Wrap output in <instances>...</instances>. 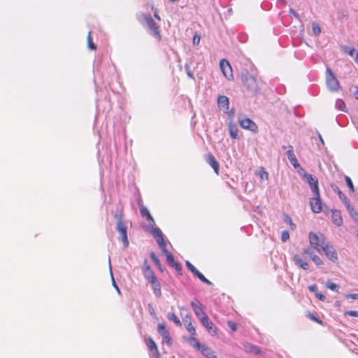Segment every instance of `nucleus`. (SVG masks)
I'll return each instance as SVG.
<instances>
[{
	"label": "nucleus",
	"instance_id": "obj_19",
	"mask_svg": "<svg viewBox=\"0 0 358 358\" xmlns=\"http://www.w3.org/2000/svg\"><path fill=\"white\" fill-rule=\"evenodd\" d=\"M331 219L334 224L336 226L340 227L343 224V218L341 216V213L338 210H331Z\"/></svg>",
	"mask_w": 358,
	"mask_h": 358
},
{
	"label": "nucleus",
	"instance_id": "obj_46",
	"mask_svg": "<svg viewBox=\"0 0 358 358\" xmlns=\"http://www.w3.org/2000/svg\"><path fill=\"white\" fill-rule=\"evenodd\" d=\"M228 327L233 331H235L237 329V325L235 322L232 321H228L227 322Z\"/></svg>",
	"mask_w": 358,
	"mask_h": 358
},
{
	"label": "nucleus",
	"instance_id": "obj_28",
	"mask_svg": "<svg viewBox=\"0 0 358 358\" xmlns=\"http://www.w3.org/2000/svg\"><path fill=\"white\" fill-rule=\"evenodd\" d=\"M147 345L150 350H155L157 355H159V352L158 351L157 346L155 342L151 338H150L148 339Z\"/></svg>",
	"mask_w": 358,
	"mask_h": 358
},
{
	"label": "nucleus",
	"instance_id": "obj_33",
	"mask_svg": "<svg viewBox=\"0 0 358 358\" xmlns=\"http://www.w3.org/2000/svg\"><path fill=\"white\" fill-rule=\"evenodd\" d=\"M342 50L349 55L351 57H353L354 56V54L355 52V49L354 48H352V47H349V46H343L341 48Z\"/></svg>",
	"mask_w": 358,
	"mask_h": 358
},
{
	"label": "nucleus",
	"instance_id": "obj_25",
	"mask_svg": "<svg viewBox=\"0 0 358 358\" xmlns=\"http://www.w3.org/2000/svg\"><path fill=\"white\" fill-rule=\"evenodd\" d=\"M345 207L356 223L358 224V212L355 210L353 206L351 205L350 202L345 205Z\"/></svg>",
	"mask_w": 358,
	"mask_h": 358
},
{
	"label": "nucleus",
	"instance_id": "obj_14",
	"mask_svg": "<svg viewBox=\"0 0 358 358\" xmlns=\"http://www.w3.org/2000/svg\"><path fill=\"white\" fill-rule=\"evenodd\" d=\"M146 260L145 261V264L143 267V273L145 278L150 282H153V281L157 280L156 275H155L153 271L151 269V267L149 265L146 264Z\"/></svg>",
	"mask_w": 358,
	"mask_h": 358
},
{
	"label": "nucleus",
	"instance_id": "obj_21",
	"mask_svg": "<svg viewBox=\"0 0 358 358\" xmlns=\"http://www.w3.org/2000/svg\"><path fill=\"white\" fill-rule=\"evenodd\" d=\"M293 261L294 262L295 264L301 268L303 270H308L309 269V264L308 262L304 261L300 255H294L293 256Z\"/></svg>",
	"mask_w": 358,
	"mask_h": 358
},
{
	"label": "nucleus",
	"instance_id": "obj_63",
	"mask_svg": "<svg viewBox=\"0 0 358 358\" xmlns=\"http://www.w3.org/2000/svg\"><path fill=\"white\" fill-rule=\"evenodd\" d=\"M335 306H337V307L340 306V301H336L335 302Z\"/></svg>",
	"mask_w": 358,
	"mask_h": 358
},
{
	"label": "nucleus",
	"instance_id": "obj_3",
	"mask_svg": "<svg viewBox=\"0 0 358 358\" xmlns=\"http://www.w3.org/2000/svg\"><path fill=\"white\" fill-rule=\"evenodd\" d=\"M326 85L331 92H338L341 87L339 81L329 67L326 69Z\"/></svg>",
	"mask_w": 358,
	"mask_h": 358
},
{
	"label": "nucleus",
	"instance_id": "obj_44",
	"mask_svg": "<svg viewBox=\"0 0 358 358\" xmlns=\"http://www.w3.org/2000/svg\"><path fill=\"white\" fill-rule=\"evenodd\" d=\"M115 218L117 220V223L124 222L123 220V213L122 212L116 213L114 215Z\"/></svg>",
	"mask_w": 358,
	"mask_h": 358
},
{
	"label": "nucleus",
	"instance_id": "obj_62",
	"mask_svg": "<svg viewBox=\"0 0 358 358\" xmlns=\"http://www.w3.org/2000/svg\"><path fill=\"white\" fill-rule=\"evenodd\" d=\"M155 17L157 20H160V17L159 16V15H158L157 13H155Z\"/></svg>",
	"mask_w": 358,
	"mask_h": 358
},
{
	"label": "nucleus",
	"instance_id": "obj_59",
	"mask_svg": "<svg viewBox=\"0 0 358 358\" xmlns=\"http://www.w3.org/2000/svg\"><path fill=\"white\" fill-rule=\"evenodd\" d=\"M318 136H319V138H320V142H321L322 144H324V140H323V138H322V137L321 134H320L319 132H318Z\"/></svg>",
	"mask_w": 358,
	"mask_h": 358
},
{
	"label": "nucleus",
	"instance_id": "obj_4",
	"mask_svg": "<svg viewBox=\"0 0 358 358\" xmlns=\"http://www.w3.org/2000/svg\"><path fill=\"white\" fill-rule=\"evenodd\" d=\"M189 341L190 343L194 342L192 344V346L200 351L203 356L207 358H217L216 353L211 348L204 344H201L194 337H191Z\"/></svg>",
	"mask_w": 358,
	"mask_h": 358
},
{
	"label": "nucleus",
	"instance_id": "obj_39",
	"mask_svg": "<svg viewBox=\"0 0 358 358\" xmlns=\"http://www.w3.org/2000/svg\"><path fill=\"white\" fill-rule=\"evenodd\" d=\"M186 327L187 330L189 332V334L193 336L196 335V329L192 323L187 324Z\"/></svg>",
	"mask_w": 358,
	"mask_h": 358
},
{
	"label": "nucleus",
	"instance_id": "obj_54",
	"mask_svg": "<svg viewBox=\"0 0 358 358\" xmlns=\"http://www.w3.org/2000/svg\"><path fill=\"white\" fill-rule=\"evenodd\" d=\"M309 315H310V318L312 320L315 321V322H318V323H320V324H321V323H322V321H321V320H318V319H317V317H316L313 314H312V313H311V314H309Z\"/></svg>",
	"mask_w": 358,
	"mask_h": 358
},
{
	"label": "nucleus",
	"instance_id": "obj_10",
	"mask_svg": "<svg viewBox=\"0 0 358 358\" xmlns=\"http://www.w3.org/2000/svg\"><path fill=\"white\" fill-rule=\"evenodd\" d=\"M220 67L224 77L229 80L233 79V73L231 65L226 59H222L220 62Z\"/></svg>",
	"mask_w": 358,
	"mask_h": 358
},
{
	"label": "nucleus",
	"instance_id": "obj_61",
	"mask_svg": "<svg viewBox=\"0 0 358 358\" xmlns=\"http://www.w3.org/2000/svg\"><path fill=\"white\" fill-rule=\"evenodd\" d=\"M187 75L190 77V78H193V73L192 72H190L189 71H187Z\"/></svg>",
	"mask_w": 358,
	"mask_h": 358
},
{
	"label": "nucleus",
	"instance_id": "obj_34",
	"mask_svg": "<svg viewBox=\"0 0 358 358\" xmlns=\"http://www.w3.org/2000/svg\"><path fill=\"white\" fill-rule=\"evenodd\" d=\"M108 264H109V266H110V275H111L113 286L115 288V289L117 290L118 294H120V290L117 285L115 282V279L113 278V273H112V268H111V265H110V257H108Z\"/></svg>",
	"mask_w": 358,
	"mask_h": 358
},
{
	"label": "nucleus",
	"instance_id": "obj_35",
	"mask_svg": "<svg viewBox=\"0 0 358 358\" xmlns=\"http://www.w3.org/2000/svg\"><path fill=\"white\" fill-rule=\"evenodd\" d=\"M87 45H88V48L90 50H95L96 49V45L92 42V38L91 37V31H89V33H88V36H87Z\"/></svg>",
	"mask_w": 358,
	"mask_h": 358
},
{
	"label": "nucleus",
	"instance_id": "obj_45",
	"mask_svg": "<svg viewBox=\"0 0 358 358\" xmlns=\"http://www.w3.org/2000/svg\"><path fill=\"white\" fill-rule=\"evenodd\" d=\"M289 238V234L288 231H283L281 234V240L282 242L287 241Z\"/></svg>",
	"mask_w": 358,
	"mask_h": 358
},
{
	"label": "nucleus",
	"instance_id": "obj_26",
	"mask_svg": "<svg viewBox=\"0 0 358 358\" xmlns=\"http://www.w3.org/2000/svg\"><path fill=\"white\" fill-rule=\"evenodd\" d=\"M245 350L249 352L254 353L255 355H258L260 353V349L258 346L252 345V344H247L245 346Z\"/></svg>",
	"mask_w": 358,
	"mask_h": 358
},
{
	"label": "nucleus",
	"instance_id": "obj_49",
	"mask_svg": "<svg viewBox=\"0 0 358 358\" xmlns=\"http://www.w3.org/2000/svg\"><path fill=\"white\" fill-rule=\"evenodd\" d=\"M315 296L320 300V301H325L326 299V297L324 294H322V293H320V292H316L315 293Z\"/></svg>",
	"mask_w": 358,
	"mask_h": 358
},
{
	"label": "nucleus",
	"instance_id": "obj_43",
	"mask_svg": "<svg viewBox=\"0 0 358 358\" xmlns=\"http://www.w3.org/2000/svg\"><path fill=\"white\" fill-rule=\"evenodd\" d=\"M182 321L185 326L189 323H192L191 315L189 313H187L182 318Z\"/></svg>",
	"mask_w": 358,
	"mask_h": 358
},
{
	"label": "nucleus",
	"instance_id": "obj_60",
	"mask_svg": "<svg viewBox=\"0 0 358 358\" xmlns=\"http://www.w3.org/2000/svg\"><path fill=\"white\" fill-rule=\"evenodd\" d=\"M355 62L358 64V52H356V56L354 58Z\"/></svg>",
	"mask_w": 358,
	"mask_h": 358
},
{
	"label": "nucleus",
	"instance_id": "obj_37",
	"mask_svg": "<svg viewBox=\"0 0 358 358\" xmlns=\"http://www.w3.org/2000/svg\"><path fill=\"white\" fill-rule=\"evenodd\" d=\"M311 259L318 266H322L323 264L322 260L317 255H315V256L312 257Z\"/></svg>",
	"mask_w": 358,
	"mask_h": 358
},
{
	"label": "nucleus",
	"instance_id": "obj_5",
	"mask_svg": "<svg viewBox=\"0 0 358 358\" xmlns=\"http://www.w3.org/2000/svg\"><path fill=\"white\" fill-rule=\"evenodd\" d=\"M238 122L244 129L250 131L254 134H257L258 132V127L257 124L251 119L243 115H239L238 116Z\"/></svg>",
	"mask_w": 358,
	"mask_h": 358
},
{
	"label": "nucleus",
	"instance_id": "obj_64",
	"mask_svg": "<svg viewBox=\"0 0 358 358\" xmlns=\"http://www.w3.org/2000/svg\"><path fill=\"white\" fill-rule=\"evenodd\" d=\"M171 2H176V1H178L179 0H169Z\"/></svg>",
	"mask_w": 358,
	"mask_h": 358
},
{
	"label": "nucleus",
	"instance_id": "obj_36",
	"mask_svg": "<svg viewBox=\"0 0 358 358\" xmlns=\"http://www.w3.org/2000/svg\"><path fill=\"white\" fill-rule=\"evenodd\" d=\"M312 29L315 36H318L321 32V28L320 25L317 23H313Z\"/></svg>",
	"mask_w": 358,
	"mask_h": 358
},
{
	"label": "nucleus",
	"instance_id": "obj_15",
	"mask_svg": "<svg viewBox=\"0 0 358 358\" xmlns=\"http://www.w3.org/2000/svg\"><path fill=\"white\" fill-rule=\"evenodd\" d=\"M145 22H146L148 29L152 31L151 34L155 36H159V31L158 27L157 25V23L152 19V17L150 15H148L145 16Z\"/></svg>",
	"mask_w": 358,
	"mask_h": 358
},
{
	"label": "nucleus",
	"instance_id": "obj_11",
	"mask_svg": "<svg viewBox=\"0 0 358 358\" xmlns=\"http://www.w3.org/2000/svg\"><path fill=\"white\" fill-rule=\"evenodd\" d=\"M314 196L310 199V206L313 212L319 213L322 210V202L320 199V192H318V196Z\"/></svg>",
	"mask_w": 358,
	"mask_h": 358
},
{
	"label": "nucleus",
	"instance_id": "obj_42",
	"mask_svg": "<svg viewBox=\"0 0 358 358\" xmlns=\"http://www.w3.org/2000/svg\"><path fill=\"white\" fill-rule=\"evenodd\" d=\"M150 257H151L152 260L154 262V263L158 267H160V266H161L160 261H159V259H158V257L155 255V254L154 252H151L150 253Z\"/></svg>",
	"mask_w": 358,
	"mask_h": 358
},
{
	"label": "nucleus",
	"instance_id": "obj_41",
	"mask_svg": "<svg viewBox=\"0 0 358 358\" xmlns=\"http://www.w3.org/2000/svg\"><path fill=\"white\" fill-rule=\"evenodd\" d=\"M186 266L187 268L194 275L196 272L198 271L189 261H186L185 262Z\"/></svg>",
	"mask_w": 358,
	"mask_h": 358
},
{
	"label": "nucleus",
	"instance_id": "obj_22",
	"mask_svg": "<svg viewBox=\"0 0 358 358\" xmlns=\"http://www.w3.org/2000/svg\"><path fill=\"white\" fill-rule=\"evenodd\" d=\"M229 135L231 138H234V139L239 138L238 127L233 122H230L229 123Z\"/></svg>",
	"mask_w": 358,
	"mask_h": 358
},
{
	"label": "nucleus",
	"instance_id": "obj_40",
	"mask_svg": "<svg viewBox=\"0 0 358 358\" xmlns=\"http://www.w3.org/2000/svg\"><path fill=\"white\" fill-rule=\"evenodd\" d=\"M345 182L347 183V185L348 187H349V189L352 191V192H354L355 191V189H354V185H353V183L352 182V180L350 179V178L349 176H345Z\"/></svg>",
	"mask_w": 358,
	"mask_h": 358
},
{
	"label": "nucleus",
	"instance_id": "obj_13",
	"mask_svg": "<svg viewBox=\"0 0 358 358\" xmlns=\"http://www.w3.org/2000/svg\"><path fill=\"white\" fill-rule=\"evenodd\" d=\"M157 331L159 334L162 336L163 341L169 345L172 344V339L170 336L169 331L166 329L165 324L162 323H159L157 325Z\"/></svg>",
	"mask_w": 358,
	"mask_h": 358
},
{
	"label": "nucleus",
	"instance_id": "obj_1",
	"mask_svg": "<svg viewBox=\"0 0 358 358\" xmlns=\"http://www.w3.org/2000/svg\"><path fill=\"white\" fill-rule=\"evenodd\" d=\"M150 233L155 238L162 252L165 255L167 263L171 266L174 262L173 256L166 250V243L164 241V235L159 228H152Z\"/></svg>",
	"mask_w": 358,
	"mask_h": 358
},
{
	"label": "nucleus",
	"instance_id": "obj_31",
	"mask_svg": "<svg viewBox=\"0 0 358 358\" xmlns=\"http://www.w3.org/2000/svg\"><path fill=\"white\" fill-rule=\"evenodd\" d=\"M194 275L196 276L201 282L207 285L212 284V282L210 280H208L199 270L196 272Z\"/></svg>",
	"mask_w": 358,
	"mask_h": 358
},
{
	"label": "nucleus",
	"instance_id": "obj_9",
	"mask_svg": "<svg viewBox=\"0 0 358 358\" xmlns=\"http://www.w3.org/2000/svg\"><path fill=\"white\" fill-rule=\"evenodd\" d=\"M303 178L306 179L313 195L318 196L319 187H318V180L315 176H312L309 173H305Z\"/></svg>",
	"mask_w": 358,
	"mask_h": 358
},
{
	"label": "nucleus",
	"instance_id": "obj_55",
	"mask_svg": "<svg viewBox=\"0 0 358 358\" xmlns=\"http://www.w3.org/2000/svg\"><path fill=\"white\" fill-rule=\"evenodd\" d=\"M200 41V37L197 36H194L193 38V43L194 44H199Z\"/></svg>",
	"mask_w": 358,
	"mask_h": 358
},
{
	"label": "nucleus",
	"instance_id": "obj_8",
	"mask_svg": "<svg viewBox=\"0 0 358 358\" xmlns=\"http://www.w3.org/2000/svg\"><path fill=\"white\" fill-rule=\"evenodd\" d=\"M115 229L120 235L124 246L127 247L129 245V241L127 238V226L126 223L121 222L117 223Z\"/></svg>",
	"mask_w": 358,
	"mask_h": 358
},
{
	"label": "nucleus",
	"instance_id": "obj_6",
	"mask_svg": "<svg viewBox=\"0 0 358 358\" xmlns=\"http://www.w3.org/2000/svg\"><path fill=\"white\" fill-rule=\"evenodd\" d=\"M241 79L245 86L252 93L257 92L258 84L256 78L248 71L242 74Z\"/></svg>",
	"mask_w": 358,
	"mask_h": 358
},
{
	"label": "nucleus",
	"instance_id": "obj_27",
	"mask_svg": "<svg viewBox=\"0 0 358 358\" xmlns=\"http://www.w3.org/2000/svg\"><path fill=\"white\" fill-rule=\"evenodd\" d=\"M167 317L169 320L173 322L176 326H178V327L182 326L181 322L180 321V320L178 319V317H177V315L175 313H169L167 314Z\"/></svg>",
	"mask_w": 358,
	"mask_h": 358
},
{
	"label": "nucleus",
	"instance_id": "obj_12",
	"mask_svg": "<svg viewBox=\"0 0 358 358\" xmlns=\"http://www.w3.org/2000/svg\"><path fill=\"white\" fill-rule=\"evenodd\" d=\"M200 321L201 324L206 327L208 330V333L212 336H215L217 334V328L214 326L213 323L209 319V317L204 315L200 318Z\"/></svg>",
	"mask_w": 358,
	"mask_h": 358
},
{
	"label": "nucleus",
	"instance_id": "obj_48",
	"mask_svg": "<svg viewBox=\"0 0 358 358\" xmlns=\"http://www.w3.org/2000/svg\"><path fill=\"white\" fill-rule=\"evenodd\" d=\"M171 266H172L173 268H174L177 271H179V272H181L182 271V266L181 265L175 262Z\"/></svg>",
	"mask_w": 358,
	"mask_h": 358
},
{
	"label": "nucleus",
	"instance_id": "obj_56",
	"mask_svg": "<svg viewBox=\"0 0 358 358\" xmlns=\"http://www.w3.org/2000/svg\"><path fill=\"white\" fill-rule=\"evenodd\" d=\"M260 177L263 179V178H268V174L267 172L266 171H262L261 173H260Z\"/></svg>",
	"mask_w": 358,
	"mask_h": 358
},
{
	"label": "nucleus",
	"instance_id": "obj_32",
	"mask_svg": "<svg viewBox=\"0 0 358 358\" xmlns=\"http://www.w3.org/2000/svg\"><path fill=\"white\" fill-rule=\"evenodd\" d=\"M326 287L336 292H338L339 289V286L337 284L330 281L327 282Z\"/></svg>",
	"mask_w": 358,
	"mask_h": 358
},
{
	"label": "nucleus",
	"instance_id": "obj_57",
	"mask_svg": "<svg viewBox=\"0 0 358 358\" xmlns=\"http://www.w3.org/2000/svg\"><path fill=\"white\" fill-rule=\"evenodd\" d=\"M289 13H292L295 17L298 18V14L293 9H290Z\"/></svg>",
	"mask_w": 358,
	"mask_h": 358
},
{
	"label": "nucleus",
	"instance_id": "obj_30",
	"mask_svg": "<svg viewBox=\"0 0 358 358\" xmlns=\"http://www.w3.org/2000/svg\"><path fill=\"white\" fill-rule=\"evenodd\" d=\"M337 194L339 197V199L343 202V203L347 205L350 202V201L348 199V198L345 196L344 193H343L338 188H337Z\"/></svg>",
	"mask_w": 358,
	"mask_h": 358
},
{
	"label": "nucleus",
	"instance_id": "obj_29",
	"mask_svg": "<svg viewBox=\"0 0 358 358\" xmlns=\"http://www.w3.org/2000/svg\"><path fill=\"white\" fill-rule=\"evenodd\" d=\"M335 106L336 108L339 110H341V111H343V112H345L346 111V106H345V102L341 99H336V103H335Z\"/></svg>",
	"mask_w": 358,
	"mask_h": 358
},
{
	"label": "nucleus",
	"instance_id": "obj_2",
	"mask_svg": "<svg viewBox=\"0 0 358 358\" xmlns=\"http://www.w3.org/2000/svg\"><path fill=\"white\" fill-rule=\"evenodd\" d=\"M308 238L310 245L320 253H321V249H322L324 245L328 242L321 233L315 234L314 232H310Z\"/></svg>",
	"mask_w": 358,
	"mask_h": 358
},
{
	"label": "nucleus",
	"instance_id": "obj_38",
	"mask_svg": "<svg viewBox=\"0 0 358 358\" xmlns=\"http://www.w3.org/2000/svg\"><path fill=\"white\" fill-rule=\"evenodd\" d=\"M303 253L308 255L310 259H312V257L315 256V254L313 252V250L310 248H305L303 249Z\"/></svg>",
	"mask_w": 358,
	"mask_h": 358
},
{
	"label": "nucleus",
	"instance_id": "obj_20",
	"mask_svg": "<svg viewBox=\"0 0 358 358\" xmlns=\"http://www.w3.org/2000/svg\"><path fill=\"white\" fill-rule=\"evenodd\" d=\"M288 159L289 160L292 165L296 169L299 166L298 160L294 155L293 147L289 146V150L286 152Z\"/></svg>",
	"mask_w": 358,
	"mask_h": 358
},
{
	"label": "nucleus",
	"instance_id": "obj_18",
	"mask_svg": "<svg viewBox=\"0 0 358 358\" xmlns=\"http://www.w3.org/2000/svg\"><path fill=\"white\" fill-rule=\"evenodd\" d=\"M207 163L213 169L216 174L219 173V164L215 159V157L209 153L206 158Z\"/></svg>",
	"mask_w": 358,
	"mask_h": 358
},
{
	"label": "nucleus",
	"instance_id": "obj_23",
	"mask_svg": "<svg viewBox=\"0 0 358 358\" xmlns=\"http://www.w3.org/2000/svg\"><path fill=\"white\" fill-rule=\"evenodd\" d=\"M229 101L227 96L221 95L217 98V105L220 108L227 110L229 108Z\"/></svg>",
	"mask_w": 358,
	"mask_h": 358
},
{
	"label": "nucleus",
	"instance_id": "obj_16",
	"mask_svg": "<svg viewBox=\"0 0 358 358\" xmlns=\"http://www.w3.org/2000/svg\"><path fill=\"white\" fill-rule=\"evenodd\" d=\"M191 306L194 310V314L200 319L204 315H206L203 310V305L200 301L195 300L191 302Z\"/></svg>",
	"mask_w": 358,
	"mask_h": 358
},
{
	"label": "nucleus",
	"instance_id": "obj_50",
	"mask_svg": "<svg viewBox=\"0 0 358 358\" xmlns=\"http://www.w3.org/2000/svg\"><path fill=\"white\" fill-rule=\"evenodd\" d=\"M345 314L352 317H358V311L356 310H349L347 311Z\"/></svg>",
	"mask_w": 358,
	"mask_h": 358
},
{
	"label": "nucleus",
	"instance_id": "obj_58",
	"mask_svg": "<svg viewBox=\"0 0 358 358\" xmlns=\"http://www.w3.org/2000/svg\"><path fill=\"white\" fill-rule=\"evenodd\" d=\"M355 98L358 99V87H356V90L353 92Z\"/></svg>",
	"mask_w": 358,
	"mask_h": 358
},
{
	"label": "nucleus",
	"instance_id": "obj_47",
	"mask_svg": "<svg viewBox=\"0 0 358 358\" xmlns=\"http://www.w3.org/2000/svg\"><path fill=\"white\" fill-rule=\"evenodd\" d=\"M285 221L288 223L289 224V226L291 227L292 229H293L294 227H295V225L292 222V219L290 218L289 216L288 215H285Z\"/></svg>",
	"mask_w": 358,
	"mask_h": 358
},
{
	"label": "nucleus",
	"instance_id": "obj_51",
	"mask_svg": "<svg viewBox=\"0 0 358 358\" xmlns=\"http://www.w3.org/2000/svg\"><path fill=\"white\" fill-rule=\"evenodd\" d=\"M346 299H358V294H348L345 295Z\"/></svg>",
	"mask_w": 358,
	"mask_h": 358
},
{
	"label": "nucleus",
	"instance_id": "obj_7",
	"mask_svg": "<svg viewBox=\"0 0 358 358\" xmlns=\"http://www.w3.org/2000/svg\"><path fill=\"white\" fill-rule=\"evenodd\" d=\"M323 252L327 257L332 262H336L338 261V255L332 245L328 241L324 245L322 249H321V253Z\"/></svg>",
	"mask_w": 358,
	"mask_h": 358
},
{
	"label": "nucleus",
	"instance_id": "obj_52",
	"mask_svg": "<svg viewBox=\"0 0 358 358\" xmlns=\"http://www.w3.org/2000/svg\"><path fill=\"white\" fill-rule=\"evenodd\" d=\"M308 289L311 292H317V285L314 284V285H311L310 286H308Z\"/></svg>",
	"mask_w": 358,
	"mask_h": 358
},
{
	"label": "nucleus",
	"instance_id": "obj_17",
	"mask_svg": "<svg viewBox=\"0 0 358 358\" xmlns=\"http://www.w3.org/2000/svg\"><path fill=\"white\" fill-rule=\"evenodd\" d=\"M140 213L142 217H145L148 220V221L150 222L149 225L151 227V230L152 229V228H155L154 225L155 222L153 217L150 215L148 209L146 207L140 206Z\"/></svg>",
	"mask_w": 358,
	"mask_h": 358
},
{
	"label": "nucleus",
	"instance_id": "obj_24",
	"mask_svg": "<svg viewBox=\"0 0 358 358\" xmlns=\"http://www.w3.org/2000/svg\"><path fill=\"white\" fill-rule=\"evenodd\" d=\"M150 284L152 285V288L155 295L158 298L161 297L162 291H161V285H160L159 282L157 280H156L153 281V282H151Z\"/></svg>",
	"mask_w": 358,
	"mask_h": 358
},
{
	"label": "nucleus",
	"instance_id": "obj_53",
	"mask_svg": "<svg viewBox=\"0 0 358 358\" xmlns=\"http://www.w3.org/2000/svg\"><path fill=\"white\" fill-rule=\"evenodd\" d=\"M148 310H149V312L150 313L151 315L152 316H155L156 315V313H155V311L154 310V308L152 307V306L150 303L148 304Z\"/></svg>",
	"mask_w": 358,
	"mask_h": 358
}]
</instances>
